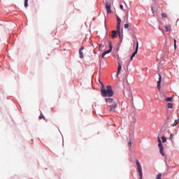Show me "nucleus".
<instances>
[{
    "instance_id": "f257e3e1",
    "label": "nucleus",
    "mask_w": 179,
    "mask_h": 179,
    "mask_svg": "<svg viewBox=\"0 0 179 179\" xmlns=\"http://www.w3.org/2000/svg\"><path fill=\"white\" fill-rule=\"evenodd\" d=\"M101 94L102 97H113L114 96V92L113 87L110 85H106V89L104 85L101 87Z\"/></svg>"
},
{
    "instance_id": "f03ea898",
    "label": "nucleus",
    "mask_w": 179,
    "mask_h": 179,
    "mask_svg": "<svg viewBox=\"0 0 179 179\" xmlns=\"http://www.w3.org/2000/svg\"><path fill=\"white\" fill-rule=\"evenodd\" d=\"M108 104V107H110L109 111H112L113 113H115V108H117V103L114 101L113 99L111 98H106L105 99Z\"/></svg>"
},
{
    "instance_id": "7ed1b4c3",
    "label": "nucleus",
    "mask_w": 179,
    "mask_h": 179,
    "mask_svg": "<svg viewBox=\"0 0 179 179\" xmlns=\"http://www.w3.org/2000/svg\"><path fill=\"white\" fill-rule=\"evenodd\" d=\"M136 164L137 166V170L138 171L140 179H142V177H143V174L142 173V165H141V162H139V160H136Z\"/></svg>"
},
{
    "instance_id": "20e7f679",
    "label": "nucleus",
    "mask_w": 179,
    "mask_h": 179,
    "mask_svg": "<svg viewBox=\"0 0 179 179\" xmlns=\"http://www.w3.org/2000/svg\"><path fill=\"white\" fill-rule=\"evenodd\" d=\"M158 139V148H159V152L162 156H164V151L163 150V145L162 144V140H160V137L157 138Z\"/></svg>"
},
{
    "instance_id": "39448f33",
    "label": "nucleus",
    "mask_w": 179,
    "mask_h": 179,
    "mask_svg": "<svg viewBox=\"0 0 179 179\" xmlns=\"http://www.w3.org/2000/svg\"><path fill=\"white\" fill-rule=\"evenodd\" d=\"M117 25L116 27L117 29V31L120 36V37L121 36V18H120V17H117Z\"/></svg>"
},
{
    "instance_id": "423d86ee",
    "label": "nucleus",
    "mask_w": 179,
    "mask_h": 179,
    "mask_svg": "<svg viewBox=\"0 0 179 179\" xmlns=\"http://www.w3.org/2000/svg\"><path fill=\"white\" fill-rule=\"evenodd\" d=\"M111 51H113V43L111 41H109V50L105 51L101 57L104 58V57H106V55H107V54H110V52H111Z\"/></svg>"
},
{
    "instance_id": "0eeeda50",
    "label": "nucleus",
    "mask_w": 179,
    "mask_h": 179,
    "mask_svg": "<svg viewBox=\"0 0 179 179\" xmlns=\"http://www.w3.org/2000/svg\"><path fill=\"white\" fill-rule=\"evenodd\" d=\"M139 48V42H136V47L134 52L132 54L130 61H132L134 59V57L138 54V50Z\"/></svg>"
},
{
    "instance_id": "6e6552de",
    "label": "nucleus",
    "mask_w": 179,
    "mask_h": 179,
    "mask_svg": "<svg viewBox=\"0 0 179 179\" xmlns=\"http://www.w3.org/2000/svg\"><path fill=\"white\" fill-rule=\"evenodd\" d=\"M106 9L108 13H111V3H110L109 2H106Z\"/></svg>"
},
{
    "instance_id": "1a4fd4ad",
    "label": "nucleus",
    "mask_w": 179,
    "mask_h": 179,
    "mask_svg": "<svg viewBox=\"0 0 179 179\" xmlns=\"http://www.w3.org/2000/svg\"><path fill=\"white\" fill-rule=\"evenodd\" d=\"M117 75H120L121 73V69H122V66H121V62H117Z\"/></svg>"
},
{
    "instance_id": "9d476101",
    "label": "nucleus",
    "mask_w": 179,
    "mask_h": 179,
    "mask_svg": "<svg viewBox=\"0 0 179 179\" xmlns=\"http://www.w3.org/2000/svg\"><path fill=\"white\" fill-rule=\"evenodd\" d=\"M159 80L157 81V87L158 89V90H160V83H162V76H160V74H159Z\"/></svg>"
},
{
    "instance_id": "9b49d317",
    "label": "nucleus",
    "mask_w": 179,
    "mask_h": 179,
    "mask_svg": "<svg viewBox=\"0 0 179 179\" xmlns=\"http://www.w3.org/2000/svg\"><path fill=\"white\" fill-rule=\"evenodd\" d=\"M83 50H85V48L83 46H82L79 50L80 58H83V52H82L83 51Z\"/></svg>"
},
{
    "instance_id": "f8f14e48",
    "label": "nucleus",
    "mask_w": 179,
    "mask_h": 179,
    "mask_svg": "<svg viewBox=\"0 0 179 179\" xmlns=\"http://www.w3.org/2000/svg\"><path fill=\"white\" fill-rule=\"evenodd\" d=\"M164 29H166V31H170V30H171V26L170 25L165 26Z\"/></svg>"
},
{
    "instance_id": "ddd939ff",
    "label": "nucleus",
    "mask_w": 179,
    "mask_h": 179,
    "mask_svg": "<svg viewBox=\"0 0 179 179\" xmlns=\"http://www.w3.org/2000/svg\"><path fill=\"white\" fill-rule=\"evenodd\" d=\"M113 58H115V59H117V61H120V55H113Z\"/></svg>"
},
{
    "instance_id": "4468645a",
    "label": "nucleus",
    "mask_w": 179,
    "mask_h": 179,
    "mask_svg": "<svg viewBox=\"0 0 179 179\" xmlns=\"http://www.w3.org/2000/svg\"><path fill=\"white\" fill-rule=\"evenodd\" d=\"M115 36H117V31H113L111 37L114 38V37H115Z\"/></svg>"
},
{
    "instance_id": "2eb2a0df",
    "label": "nucleus",
    "mask_w": 179,
    "mask_h": 179,
    "mask_svg": "<svg viewBox=\"0 0 179 179\" xmlns=\"http://www.w3.org/2000/svg\"><path fill=\"white\" fill-rule=\"evenodd\" d=\"M161 15H162V17H164L166 19H167L169 17V15H167L166 13H162Z\"/></svg>"
},
{
    "instance_id": "dca6fc26",
    "label": "nucleus",
    "mask_w": 179,
    "mask_h": 179,
    "mask_svg": "<svg viewBox=\"0 0 179 179\" xmlns=\"http://www.w3.org/2000/svg\"><path fill=\"white\" fill-rule=\"evenodd\" d=\"M176 125H178V120H175V122L172 124V127H176Z\"/></svg>"
},
{
    "instance_id": "f3484780",
    "label": "nucleus",
    "mask_w": 179,
    "mask_h": 179,
    "mask_svg": "<svg viewBox=\"0 0 179 179\" xmlns=\"http://www.w3.org/2000/svg\"><path fill=\"white\" fill-rule=\"evenodd\" d=\"M165 101H173V97H168L165 99Z\"/></svg>"
},
{
    "instance_id": "a211bd4d",
    "label": "nucleus",
    "mask_w": 179,
    "mask_h": 179,
    "mask_svg": "<svg viewBox=\"0 0 179 179\" xmlns=\"http://www.w3.org/2000/svg\"><path fill=\"white\" fill-rule=\"evenodd\" d=\"M29 0H24V6L27 8L29 6Z\"/></svg>"
},
{
    "instance_id": "6ab92c4d",
    "label": "nucleus",
    "mask_w": 179,
    "mask_h": 179,
    "mask_svg": "<svg viewBox=\"0 0 179 179\" xmlns=\"http://www.w3.org/2000/svg\"><path fill=\"white\" fill-rule=\"evenodd\" d=\"M162 139L163 143H164V142H166V141H167V138H166V136H162Z\"/></svg>"
},
{
    "instance_id": "aec40b11",
    "label": "nucleus",
    "mask_w": 179,
    "mask_h": 179,
    "mask_svg": "<svg viewBox=\"0 0 179 179\" xmlns=\"http://www.w3.org/2000/svg\"><path fill=\"white\" fill-rule=\"evenodd\" d=\"M168 108H173V103H168Z\"/></svg>"
},
{
    "instance_id": "412c9836",
    "label": "nucleus",
    "mask_w": 179,
    "mask_h": 179,
    "mask_svg": "<svg viewBox=\"0 0 179 179\" xmlns=\"http://www.w3.org/2000/svg\"><path fill=\"white\" fill-rule=\"evenodd\" d=\"M177 40L174 39V48L175 50L177 48Z\"/></svg>"
},
{
    "instance_id": "4be33fe9",
    "label": "nucleus",
    "mask_w": 179,
    "mask_h": 179,
    "mask_svg": "<svg viewBox=\"0 0 179 179\" xmlns=\"http://www.w3.org/2000/svg\"><path fill=\"white\" fill-rule=\"evenodd\" d=\"M156 179H162V173H159V174L157 176Z\"/></svg>"
},
{
    "instance_id": "5701e85b",
    "label": "nucleus",
    "mask_w": 179,
    "mask_h": 179,
    "mask_svg": "<svg viewBox=\"0 0 179 179\" xmlns=\"http://www.w3.org/2000/svg\"><path fill=\"white\" fill-rule=\"evenodd\" d=\"M128 146H129V148H131V146H132V143L131 142V141H129Z\"/></svg>"
},
{
    "instance_id": "b1692460",
    "label": "nucleus",
    "mask_w": 179,
    "mask_h": 179,
    "mask_svg": "<svg viewBox=\"0 0 179 179\" xmlns=\"http://www.w3.org/2000/svg\"><path fill=\"white\" fill-rule=\"evenodd\" d=\"M128 27H129V24H124V29H128Z\"/></svg>"
},
{
    "instance_id": "393cba45",
    "label": "nucleus",
    "mask_w": 179,
    "mask_h": 179,
    "mask_svg": "<svg viewBox=\"0 0 179 179\" xmlns=\"http://www.w3.org/2000/svg\"><path fill=\"white\" fill-rule=\"evenodd\" d=\"M42 118H45V117H44V115H43V114H41V115L39 116V120H41Z\"/></svg>"
},
{
    "instance_id": "a878e982",
    "label": "nucleus",
    "mask_w": 179,
    "mask_h": 179,
    "mask_svg": "<svg viewBox=\"0 0 179 179\" xmlns=\"http://www.w3.org/2000/svg\"><path fill=\"white\" fill-rule=\"evenodd\" d=\"M173 136H174V134H171L170 135V139L172 140L173 138Z\"/></svg>"
},
{
    "instance_id": "bb28decb",
    "label": "nucleus",
    "mask_w": 179,
    "mask_h": 179,
    "mask_svg": "<svg viewBox=\"0 0 179 179\" xmlns=\"http://www.w3.org/2000/svg\"><path fill=\"white\" fill-rule=\"evenodd\" d=\"M120 9H124V6H122V4H121V5L120 6Z\"/></svg>"
},
{
    "instance_id": "cd10ccee",
    "label": "nucleus",
    "mask_w": 179,
    "mask_h": 179,
    "mask_svg": "<svg viewBox=\"0 0 179 179\" xmlns=\"http://www.w3.org/2000/svg\"><path fill=\"white\" fill-rule=\"evenodd\" d=\"M99 83H100V85H101V87H103V86H104V84H103V83H101V82H100V81H99Z\"/></svg>"
},
{
    "instance_id": "c85d7f7f",
    "label": "nucleus",
    "mask_w": 179,
    "mask_h": 179,
    "mask_svg": "<svg viewBox=\"0 0 179 179\" xmlns=\"http://www.w3.org/2000/svg\"><path fill=\"white\" fill-rule=\"evenodd\" d=\"M99 83H100V85H101V87H103V86H104V84H103V83H101V82H100V81H99Z\"/></svg>"
},
{
    "instance_id": "c756f323",
    "label": "nucleus",
    "mask_w": 179,
    "mask_h": 179,
    "mask_svg": "<svg viewBox=\"0 0 179 179\" xmlns=\"http://www.w3.org/2000/svg\"><path fill=\"white\" fill-rule=\"evenodd\" d=\"M151 10L152 11L153 13H155V11L153 10V6H151Z\"/></svg>"
}]
</instances>
